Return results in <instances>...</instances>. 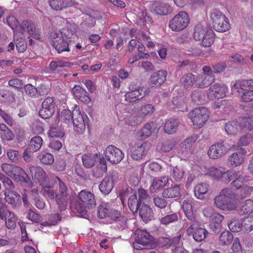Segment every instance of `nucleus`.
I'll return each instance as SVG.
<instances>
[{"label":"nucleus","instance_id":"39","mask_svg":"<svg viewBox=\"0 0 253 253\" xmlns=\"http://www.w3.org/2000/svg\"><path fill=\"white\" fill-rule=\"evenodd\" d=\"M227 161L229 166L232 167H236L240 166L244 161L243 157L238 155V154L235 152L228 157Z\"/></svg>","mask_w":253,"mask_h":253},{"label":"nucleus","instance_id":"44","mask_svg":"<svg viewBox=\"0 0 253 253\" xmlns=\"http://www.w3.org/2000/svg\"><path fill=\"white\" fill-rule=\"evenodd\" d=\"M15 217L13 212L10 211L2 203H0V218L5 221Z\"/></svg>","mask_w":253,"mask_h":253},{"label":"nucleus","instance_id":"32","mask_svg":"<svg viewBox=\"0 0 253 253\" xmlns=\"http://www.w3.org/2000/svg\"><path fill=\"white\" fill-rule=\"evenodd\" d=\"M141 203L137 199L136 194L130 196L127 201L128 206L133 213L137 212L142 205Z\"/></svg>","mask_w":253,"mask_h":253},{"label":"nucleus","instance_id":"28","mask_svg":"<svg viewBox=\"0 0 253 253\" xmlns=\"http://www.w3.org/2000/svg\"><path fill=\"white\" fill-rule=\"evenodd\" d=\"M73 92L75 95L82 102L88 103L90 101L88 93L80 85H76L73 88Z\"/></svg>","mask_w":253,"mask_h":253},{"label":"nucleus","instance_id":"15","mask_svg":"<svg viewBox=\"0 0 253 253\" xmlns=\"http://www.w3.org/2000/svg\"><path fill=\"white\" fill-rule=\"evenodd\" d=\"M11 177L20 182L21 184H23L26 187L31 188L34 185V183L30 179L27 174L19 167L16 166V168L14 169Z\"/></svg>","mask_w":253,"mask_h":253},{"label":"nucleus","instance_id":"30","mask_svg":"<svg viewBox=\"0 0 253 253\" xmlns=\"http://www.w3.org/2000/svg\"><path fill=\"white\" fill-rule=\"evenodd\" d=\"M114 187L112 178L110 176L105 177L99 186L100 191L104 194H109Z\"/></svg>","mask_w":253,"mask_h":253},{"label":"nucleus","instance_id":"2","mask_svg":"<svg viewBox=\"0 0 253 253\" xmlns=\"http://www.w3.org/2000/svg\"><path fill=\"white\" fill-rule=\"evenodd\" d=\"M214 205L224 211H233L237 208L235 194L229 188H223L214 199Z\"/></svg>","mask_w":253,"mask_h":253},{"label":"nucleus","instance_id":"20","mask_svg":"<svg viewBox=\"0 0 253 253\" xmlns=\"http://www.w3.org/2000/svg\"><path fill=\"white\" fill-rule=\"evenodd\" d=\"M71 123L73 124L74 130L78 133H82L85 130V121L79 110L73 111V119Z\"/></svg>","mask_w":253,"mask_h":253},{"label":"nucleus","instance_id":"4","mask_svg":"<svg viewBox=\"0 0 253 253\" xmlns=\"http://www.w3.org/2000/svg\"><path fill=\"white\" fill-rule=\"evenodd\" d=\"M207 173L215 180L228 183L237 177L238 172L232 169L226 170L222 167H212L208 169Z\"/></svg>","mask_w":253,"mask_h":253},{"label":"nucleus","instance_id":"31","mask_svg":"<svg viewBox=\"0 0 253 253\" xmlns=\"http://www.w3.org/2000/svg\"><path fill=\"white\" fill-rule=\"evenodd\" d=\"M139 214L144 221H150L153 217V212L151 208L144 203L139 209Z\"/></svg>","mask_w":253,"mask_h":253},{"label":"nucleus","instance_id":"62","mask_svg":"<svg viewBox=\"0 0 253 253\" xmlns=\"http://www.w3.org/2000/svg\"><path fill=\"white\" fill-rule=\"evenodd\" d=\"M244 92L242 93V100L244 102H250L253 100V90L248 88L245 90H242Z\"/></svg>","mask_w":253,"mask_h":253},{"label":"nucleus","instance_id":"49","mask_svg":"<svg viewBox=\"0 0 253 253\" xmlns=\"http://www.w3.org/2000/svg\"><path fill=\"white\" fill-rule=\"evenodd\" d=\"M42 107L47 109L53 110V112H55L56 103L52 97H47L42 102Z\"/></svg>","mask_w":253,"mask_h":253},{"label":"nucleus","instance_id":"6","mask_svg":"<svg viewBox=\"0 0 253 253\" xmlns=\"http://www.w3.org/2000/svg\"><path fill=\"white\" fill-rule=\"evenodd\" d=\"M210 18L213 29L219 32H224L230 28V24L224 14L219 10L214 9L211 12Z\"/></svg>","mask_w":253,"mask_h":253},{"label":"nucleus","instance_id":"34","mask_svg":"<svg viewBox=\"0 0 253 253\" xmlns=\"http://www.w3.org/2000/svg\"><path fill=\"white\" fill-rule=\"evenodd\" d=\"M98 158V155L93 154H84L82 157V162L84 166L87 169L94 166Z\"/></svg>","mask_w":253,"mask_h":253},{"label":"nucleus","instance_id":"63","mask_svg":"<svg viewBox=\"0 0 253 253\" xmlns=\"http://www.w3.org/2000/svg\"><path fill=\"white\" fill-rule=\"evenodd\" d=\"M7 156L13 162H16L20 158V155L18 151L9 150L7 152Z\"/></svg>","mask_w":253,"mask_h":253},{"label":"nucleus","instance_id":"9","mask_svg":"<svg viewBox=\"0 0 253 253\" xmlns=\"http://www.w3.org/2000/svg\"><path fill=\"white\" fill-rule=\"evenodd\" d=\"M188 116L194 126L201 127L208 120L209 112L205 107L196 108L189 113Z\"/></svg>","mask_w":253,"mask_h":253},{"label":"nucleus","instance_id":"29","mask_svg":"<svg viewBox=\"0 0 253 253\" xmlns=\"http://www.w3.org/2000/svg\"><path fill=\"white\" fill-rule=\"evenodd\" d=\"M180 239V235L171 238L162 237L160 239L159 242L162 246L169 248L171 246L179 245Z\"/></svg>","mask_w":253,"mask_h":253},{"label":"nucleus","instance_id":"59","mask_svg":"<svg viewBox=\"0 0 253 253\" xmlns=\"http://www.w3.org/2000/svg\"><path fill=\"white\" fill-rule=\"evenodd\" d=\"M109 213V210L106 204H102L98 207V216L99 218L103 219L108 215Z\"/></svg>","mask_w":253,"mask_h":253},{"label":"nucleus","instance_id":"46","mask_svg":"<svg viewBox=\"0 0 253 253\" xmlns=\"http://www.w3.org/2000/svg\"><path fill=\"white\" fill-rule=\"evenodd\" d=\"M153 126V123L146 124L140 131V136L143 139H145L150 136L152 134Z\"/></svg>","mask_w":253,"mask_h":253},{"label":"nucleus","instance_id":"26","mask_svg":"<svg viewBox=\"0 0 253 253\" xmlns=\"http://www.w3.org/2000/svg\"><path fill=\"white\" fill-rule=\"evenodd\" d=\"M232 88L238 92H240V89L245 90L247 88L253 90V79L237 81L233 85Z\"/></svg>","mask_w":253,"mask_h":253},{"label":"nucleus","instance_id":"5","mask_svg":"<svg viewBox=\"0 0 253 253\" xmlns=\"http://www.w3.org/2000/svg\"><path fill=\"white\" fill-rule=\"evenodd\" d=\"M253 122L249 119H242L239 123L235 121L228 122L225 126V130L228 135H235L240 132L246 133L253 129Z\"/></svg>","mask_w":253,"mask_h":253},{"label":"nucleus","instance_id":"7","mask_svg":"<svg viewBox=\"0 0 253 253\" xmlns=\"http://www.w3.org/2000/svg\"><path fill=\"white\" fill-rule=\"evenodd\" d=\"M213 34L212 30H208L201 25H198L195 28L194 38L196 41H201L203 46L210 47L213 43Z\"/></svg>","mask_w":253,"mask_h":253},{"label":"nucleus","instance_id":"13","mask_svg":"<svg viewBox=\"0 0 253 253\" xmlns=\"http://www.w3.org/2000/svg\"><path fill=\"white\" fill-rule=\"evenodd\" d=\"M105 156L106 159L111 163L117 164L122 160L124 155L120 149L111 145L106 148Z\"/></svg>","mask_w":253,"mask_h":253},{"label":"nucleus","instance_id":"23","mask_svg":"<svg viewBox=\"0 0 253 253\" xmlns=\"http://www.w3.org/2000/svg\"><path fill=\"white\" fill-rule=\"evenodd\" d=\"M147 145L146 143L136 144L132 149L131 157L135 160H139L145 155L147 151Z\"/></svg>","mask_w":253,"mask_h":253},{"label":"nucleus","instance_id":"61","mask_svg":"<svg viewBox=\"0 0 253 253\" xmlns=\"http://www.w3.org/2000/svg\"><path fill=\"white\" fill-rule=\"evenodd\" d=\"M54 113L53 110L47 109L45 108H43V107H42L39 112L40 116L43 119L50 118Z\"/></svg>","mask_w":253,"mask_h":253},{"label":"nucleus","instance_id":"18","mask_svg":"<svg viewBox=\"0 0 253 253\" xmlns=\"http://www.w3.org/2000/svg\"><path fill=\"white\" fill-rule=\"evenodd\" d=\"M51 38L52 44L58 53L70 51L68 41H65L59 35L53 33L51 34Z\"/></svg>","mask_w":253,"mask_h":253},{"label":"nucleus","instance_id":"25","mask_svg":"<svg viewBox=\"0 0 253 253\" xmlns=\"http://www.w3.org/2000/svg\"><path fill=\"white\" fill-rule=\"evenodd\" d=\"M154 10L156 13L160 15H167L171 13L172 8L168 4L162 1H157L154 5Z\"/></svg>","mask_w":253,"mask_h":253},{"label":"nucleus","instance_id":"22","mask_svg":"<svg viewBox=\"0 0 253 253\" xmlns=\"http://www.w3.org/2000/svg\"><path fill=\"white\" fill-rule=\"evenodd\" d=\"M78 197L80 201L88 208L96 205L94 195L89 191L86 190H82L78 194Z\"/></svg>","mask_w":253,"mask_h":253},{"label":"nucleus","instance_id":"52","mask_svg":"<svg viewBox=\"0 0 253 253\" xmlns=\"http://www.w3.org/2000/svg\"><path fill=\"white\" fill-rule=\"evenodd\" d=\"M61 120L65 123H71L73 119V112H71L69 110L64 109L61 114Z\"/></svg>","mask_w":253,"mask_h":253},{"label":"nucleus","instance_id":"33","mask_svg":"<svg viewBox=\"0 0 253 253\" xmlns=\"http://www.w3.org/2000/svg\"><path fill=\"white\" fill-rule=\"evenodd\" d=\"M242 231L249 233L253 230V216L249 215L241 219Z\"/></svg>","mask_w":253,"mask_h":253},{"label":"nucleus","instance_id":"57","mask_svg":"<svg viewBox=\"0 0 253 253\" xmlns=\"http://www.w3.org/2000/svg\"><path fill=\"white\" fill-rule=\"evenodd\" d=\"M29 35L35 39L39 40L41 39V35L39 33L38 29L36 28L34 24L31 23L26 30Z\"/></svg>","mask_w":253,"mask_h":253},{"label":"nucleus","instance_id":"36","mask_svg":"<svg viewBox=\"0 0 253 253\" xmlns=\"http://www.w3.org/2000/svg\"><path fill=\"white\" fill-rule=\"evenodd\" d=\"M43 140L40 136L32 137L30 141L28 148L32 152H37L41 148Z\"/></svg>","mask_w":253,"mask_h":253},{"label":"nucleus","instance_id":"53","mask_svg":"<svg viewBox=\"0 0 253 253\" xmlns=\"http://www.w3.org/2000/svg\"><path fill=\"white\" fill-rule=\"evenodd\" d=\"M241 211L244 214H250L253 211V201L247 200L241 208Z\"/></svg>","mask_w":253,"mask_h":253},{"label":"nucleus","instance_id":"55","mask_svg":"<svg viewBox=\"0 0 253 253\" xmlns=\"http://www.w3.org/2000/svg\"><path fill=\"white\" fill-rule=\"evenodd\" d=\"M153 203L155 206L160 209H165L168 205L167 201L164 198L159 196L153 197Z\"/></svg>","mask_w":253,"mask_h":253},{"label":"nucleus","instance_id":"56","mask_svg":"<svg viewBox=\"0 0 253 253\" xmlns=\"http://www.w3.org/2000/svg\"><path fill=\"white\" fill-rule=\"evenodd\" d=\"M204 95L199 90H195L192 92L191 98L192 101L197 103L201 104L204 101Z\"/></svg>","mask_w":253,"mask_h":253},{"label":"nucleus","instance_id":"14","mask_svg":"<svg viewBox=\"0 0 253 253\" xmlns=\"http://www.w3.org/2000/svg\"><path fill=\"white\" fill-rule=\"evenodd\" d=\"M227 87L222 84H215L210 87L208 91V97L211 100L222 98L226 95Z\"/></svg>","mask_w":253,"mask_h":253},{"label":"nucleus","instance_id":"12","mask_svg":"<svg viewBox=\"0 0 253 253\" xmlns=\"http://www.w3.org/2000/svg\"><path fill=\"white\" fill-rule=\"evenodd\" d=\"M129 91L126 94V100L129 102H133L140 100L145 95L144 88L134 83L129 85Z\"/></svg>","mask_w":253,"mask_h":253},{"label":"nucleus","instance_id":"24","mask_svg":"<svg viewBox=\"0 0 253 253\" xmlns=\"http://www.w3.org/2000/svg\"><path fill=\"white\" fill-rule=\"evenodd\" d=\"M5 199L12 207L17 208L20 205V195L15 191L5 192Z\"/></svg>","mask_w":253,"mask_h":253},{"label":"nucleus","instance_id":"58","mask_svg":"<svg viewBox=\"0 0 253 253\" xmlns=\"http://www.w3.org/2000/svg\"><path fill=\"white\" fill-rule=\"evenodd\" d=\"M184 171L182 168L176 167L173 169V178L176 182L181 180L184 175Z\"/></svg>","mask_w":253,"mask_h":253},{"label":"nucleus","instance_id":"45","mask_svg":"<svg viewBox=\"0 0 253 253\" xmlns=\"http://www.w3.org/2000/svg\"><path fill=\"white\" fill-rule=\"evenodd\" d=\"M49 135L51 137L62 138L64 137L65 133L61 127L53 125L50 127Z\"/></svg>","mask_w":253,"mask_h":253},{"label":"nucleus","instance_id":"11","mask_svg":"<svg viewBox=\"0 0 253 253\" xmlns=\"http://www.w3.org/2000/svg\"><path fill=\"white\" fill-rule=\"evenodd\" d=\"M189 23L188 14L185 11H180L170 21L169 27L173 31H180L184 29Z\"/></svg>","mask_w":253,"mask_h":253},{"label":"nucleus","instance_id":"38","mask_svg":"<svg viewBox=\"0 0 253 253\" xmlns=\"http://www.w3.org/2000/svg\"><path fill=\"white\" fill-rule=\"evenodd\" d=\"M195 80L196 79L192 73H189L183 76L181 78L180 82L182 85L185 88L187 89L193 85Z\"/></svg>","mask_w":253,"mask_h":253},{"label":"nucleus","instance_id":"8","mask_svg":"<svg viewBox=\"0 0 253 253\" xmlns=\"http://www.w3.org/2000/svg\"><path fill=\"white\" fill-rule=\"evenodd\" d=\"M137 236L133 242V247L136 250L152 249L155 247L153 236L144 230H137Z\"/></svg>","mask_w":253,"mask_h":253},{"label":"nucleus","instance_id":"51","mask_svg":"<svg viewBox=\"0 0 253 253\" xmlns=\"http://www.w3.org/2000/svg\"><path fill=\"white\" fill-rule=\"evenodd\" d=\"M83 21L81 23L83 28L92 27L95 23V18L90 15L86 14L83 17Z\"/></svg>","mask_w":253,"mask_h":253},{"label":"nucleus","instance_id":"10","mask_svg":"<svg viewBox=\"0 0 253 253\" xmlns=\"http://www.w3.org/2000/svg\"><path fill=\"white\" fill-rule=\"evenodd\" d=\"M203 71V73L198 75L195 80L196 85L199 88L207 87L215 81V76L210 66H204Z\"/></svg>","mask_w":253,"mask_h":253},{"label":"nucleus","instance_id":"21","mask_svg":"<svg viewBox=\"0 0 253 253\" xmlns=\"http://www.w3.org/2000/svg\"><path fill=\"white\" fill-rule=\"evenodd\" d=\"M55 33L59 35L62 38L70 42H74L78 38L75 29L72 25H69L62 28L60 32Z\"/></svg>","mask_w":253,"mask_h":253},{"label":"nucleus","instance_id":"42","mask_svg":"<svg viewBox=\"0 0 253 253\" xmlns=\"http://www.w3.org/2000/svg\"><path fill=\"white\" fill-rule=\"evenodd\" d=\"M208 191V186L205 183H200L197 185L194 188L195 196L200 199H202Z\"/></svg>","mask_w":253,"mask_h":253},{"label":"nucleus","instance_id":"40","mask_svg":"<svg viewBox=\"0 0 253 253\" xmlns=\"http://www.w3.org/2000/svg\"><path fill=\"white\" fill-rule=\"evenodd\" d=\"M233 240L232 234L228 231H223L219 238V244L222 246L230 245Z\"/></svg>","mask_w":253,"mask_h":253},{"label":"nucleus","instance_id":"54","mask_svg":"<svg viewBox=\"0 0 253 253\" xmlns=\"http://www.w3.org/2000/svg\"><path fill=\"white\" fill-rule=\"evenodd\" d=\"M253 192V186L244 185L240 191L241 198L244 199L250 197Z\"/></svg>","mask_w":253,"mask_h":253},{"label":"nucleus","instance_id":"35","mask_svg":"<svg viewBox=\"0 0 253 253\" xmlns=\"http://www.w3.org/2000/svg\"><path fill=\"white\" fill-rule=\"evenodd\" d=\"M168 182V178L167 177L164 176L161 177L160 179H155L150 187V190L151 192H155L160 188L164 187Z\"/></svg>","mask_w":253,"mask_h":253},{"label":"nucleus","instance_id":"50","mask_svg":"<svg viewBox=\"0 0 253 253\" xmlns=\"http://www.w3.org/2000/svg\"><path fill=\"white\" fill-rule=\"evenodd\" d=\"M42 193L43 196L50 198V199H54L56 200V191H55L50 186H44L42 190Z\"/></svg>","mask_w":253,"mask_h":253},{"label":"nucleus","instance_id":"41","mask_svg":"<svg viewBox=\"0 0 253 253\" xmlns=\"http://www.w3.org/2000/svg\"><path fill=\"white\" fill-rule=\"evenodd\" d=\"M178 122L176 120L170 119L167 121L165 124V131L168 134L174 133L177 129Z\"/></svg>","mask_w":253,"mask_h":253},{"label":"nucleus","instance_id":"60","mask_svg":"<svg viewBox=\"0 0 253 253\" xmlns=\"http://www.w3.org/2000/svg\"><path fill=\"white\" fill-rule=\"evenodd\" d=\"M175 144L173 140H168L164 142L161 148L162 151L164 152H169L171 151Z\"/></svg>","mask_w":253,"mask_h":253},{"label":"nucleus","instance_id":"47","mask_svg":"<svg viewBox=\"0 0 253 253\" xmlns=\"http://www.w3.org/2000/svg\"><path fill=\"white\" fill-rule=\"evenodd\" d=\"M178 215L177 213L172 212L163 217L160 219V222L164 225H168L178 220Z\"/></svg>","mask_w":253,"mask_h":253},{"label":"nucleus","instance_id":"19","mask_svg":"<svg viewBox=\"0 0 253 253\" xmlns=\"http://www.w3.org/2000/svg\"><path fill=\"white\" fill-rule=\"evenodd\" d=\"M167 72L159 70L154 72L149 80V84L151 87H156L162 84L166 80Z\"/></svg>","mask_w":253,"mask_h":253},{"label":"nucleus","instance_id":"27","mask_svg":"<svg viewBox=\"0 0 253 253\" xmlns=\"http://www.w3.org/2000/svg\"><path fill=\"white\" fill-rule=\"evenodd\" d=\"M180 196V187L178 185H174L171 187L166 188L162 192V196L164 198H178Z\"/></svg>","mask_w":253,"mask_h":253},{"label":"nucleus","instance_id":"17","mask_svg":"<svg viewBox=\"0 0 253 253\" xmlns=\"http://www.w3.org/2000/svg\"><path fill=\"white\" fill-rule=\"evenodd\" d=\"M29 170L33 179L35 181L40 183L41 185L43 182L48 180L47 174L42 167L37 166H31L29 167Z\"/></svg>","mask_w":253,"mask_h":253},{"label":"nucleus","instance_id":"43","mask_svg":"<svg viewBox=\"0 0 253 253\" xmlns=\"http://www.w3.org/2000/svg\"><path fill=\"white\" fill-rule=\"evenodd\" d=\"M108 216L112 220L116 222L121 221L122 225H125L126 220L125 217L122 215L119 211L114 209L110 211Z\"/></svg>","mask_w":253,"mask_h":253},{"label":"nucleus","instance_id":"16","mask_svg":"<svg viewBox=\"0 0 253 253\" xmlns=\"http://www.w3.org/2000/svg\"><path fill=\"white\" fill-rule=\"evenodd\" d=\"M227 151L223 142H220L211 145L208 151V154L211 159H216L224 155Z\"/></svg>","mask_w":253,"mask_h":253},{"label":"nucleus","instance_id":"1","mask_svg":"<svg viewBox=\"0 0 253 253\" xmlns=\"http://www.w3.org/2000/svg\"><path fill=\"white\" fill-rule=\"evenodd\" d=\"M182 209L187 218V223L189 225L187 230V233L189 234H192L195 241H202L206 238L208 232L205 229L199 227V223L193 211L192 204L184 200L182 202Z\"/></svg>","mask_w":253,"mask_h":253},{"label":"nucleus","instance_id":"3","mask_svg":"<svg viewBox=\"0 0 253 253\" xmlns=\"http://www.w3.org/2000/svg\"><path fill=\"white\" fill-rule=\"evenodd\" d=\"M54 180L57 184L56 203L60 211H64L68 205L70 190L65 183L58 176H55Z\"/></svg>","mask_w":253,"mask_h":253},{"label":"nucleus","instance_id":"37","mask_svg":"<svg viewBox=\"0 0 253 253\" xmlns=\"http://www.w3.org/2000/svg\"><path fill=\"white\" fill-rule=\"evenodd\" d=\"M38 158L42 163L47 166L52 165L54 162V159L52 155L45 151L41 152L38 157Z\"/></svg>","mask_w":253,"mask_h":253},{"label":"nucleus","instance_id":"48","mask_svg":"<svg viewBox=\"0 0 253 253\" xmlns=\"http://www.w3.org/2000/svg\"><path fill=\"white\" fill-rule=\"evenodd\" d=\"M228 227L229 229L233 232H238L242 231V226L241 225V220L239 221L235 218L231 220L230 223H228Z\"/></svg>","mask_w":253,"mask_h":253},{"label":"nucleus","instance_id":"64","mask_svg":"<svg viewBox=\"0 0 253 253\" xmlns=\"http://www.w3.org/2000/svg\"><path fill=\"white\" fill-rule=\"evenodd\" d=\"M232 253H244L241 244L238 238H236L231 247Z\"/></svg>","mask_w":253,"mask_h":253}]
</instances>
